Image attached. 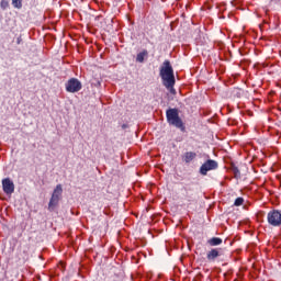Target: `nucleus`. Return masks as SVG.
<instances>
[{"mask_svg": "<svg viewBox=\"0 0 281 281\" xmlns=\"http://www.w3.org/2000/svg\"><path fill=\"white\" fill-rule=\"evenodd\" d=\"M146 56H148V50L144 49L143 52L137 54L136 61L144 63V58H146Z\"/></svg>", "mask_w": 281, "mask_h": 281, "instance_id": "13", "label": "nucleus"}, {"mask_svg": "<svg viewBox=\"0 0 281 281\" xmlns=\"http://www.w3.org/2000/svg\"><path fill=\"white\" fill-rule=\"evenodd\" d=\"M18 45H21V37L18 38Z\"/></svg>", "mask_w": 281, "mask_h": 281, "instance_id": "19", "label": "nucleus"}, {"mask_svg": "<svg viewBox=\"0 0 281 281\" xmlns=\"http://www.w3.org/2000/svg\"><path fill=\"white\" fill-rule=\"evenodd\" d=\"M189 190H190V189L184 188V191H186L184 196H186L187 201H192V195H190Z\"/></svg>", "mask_w": 281, "mask_h": 281, "instance_id": "18", "label": "nucleus"}, {"mask_svg": "<svg viewBox=\"0 0 281 281\" xmlns=\"http://www.w3.org/2000/svg\"><path fill=\"white\" fill-rule=\"evenodd\" d=\"M82 89V83L77 78H71L66 83V91L68 93H78Z\"/></svg>", "mask_w": 281, "mask_h": 281, "instance_id": "5", "label": "nucleus"}, {"mask_svg": "<svg viewBox=\"0 0 281 281\" xmlns=\"http://www.w3.org/2000/svg\"><path fill=\"white\" fill-rule=\"evenodd\" d=\"M60 196H63V184H57L48 203L49 212H54V210H56L58 203H60Z\"/></svg>", "mask_w": 281, "mask_h": 281, "instance_id": "3", "label": "nucleus"}, {"mask_svg": "<svg viewBox=\"0 0 281 281\" xmlns=\"http://www.w3.org/2000/svg\"><path fill=\"white\" fill-rule=\"evenodd\" d=\"M0 8L1 10H8L10 8V2L8 0H1Z\"/></svg>", "mask_w": 281, "mask_h": 281, "instance_id": "15", "label": "nucleus"}, {"mask_svg": "<svg viewBox=\"0 0 281 281\" xmlns=\"http://www.w3.org/2000/svg\"><path fill=\"white\" fill-rule=\"evenodd\" d=\"M233 173L235 179H240V169H238V167H233Z\"/></svg>", "mask_w": 281, "mask_h": 281, "instance_id": "17", "label": "nucleus"}, {"mask_svg": "<svg viewBox=\"0 0 281 281\" xmlns=\"http://www.w3.org/2000/svg\"><path fill=\"white\" fill-rule=\"evenodd\" d=\"M2 190L4 194H13L14 192V182L10 178H4L2 180Z\"/></svg>", "mask_w": 281, "mask_h": 281, "instance_id": "7", "label": "nucleus"}, {"mask_svg": "<svg viewBox=\"0 0 281 281\" xmlns=\"http://www.w3.org/2000/svg\"><path fill=\"white\" fill-rule=\"evenodd\" d=\"M221 251H222L221 248H213V249H211V250L206 254V260H207L209 262H215V261H216V258H220Z\"/></svg>", "mask_w": 281, "mask_h": 281, "instance_id": "8", "label": "nucleus"}, {"mask_svg": "<svg viewBox=\"0 0 281 281\" xmlns=\"http://www.w3.org/2000/svg\"><path fill=\"white\" fill-rule=\"evenodd\" d=\"M166 117H167V122H168V124H170V126H176V128H180L181 131H183L186 128V126L183 125V121L179 116V110L177 108L168 109L166 111Z\"/></svg>", "mask_w": 281, "mask_h": 281, "instance_id": "2", "label": "nucleus"}, {"mask_svg": "<svg viewBox=\"0 0 281 281\" xmlns=\"http://www.w3.org/2000/svg\"><path fill=\"white\" fill-rule=\"evenodd\" d=\"M268 225L271 227H281V211L272 210L267 215Z\"/></svg>", "mask_w": 281, "mask_h": 281, "instance_id": "4", "label": "nucleus"}, {"mask_svg": "<svg viewBox=\"0 0 281 281\" xmlns=\"http://www.w3.org/2000/svg\"><path fill=\"white\" fill-rule=\"evenodd\" d=\"M206 243L210 247H218V245H223V238L212 237V238L207 239Z\"/></svg>", "mask_w": 281, "mask_h": 281, "instance_id": "10", "label": "nucleus"}, {"mask_svg": "<svg viewBox=\"0 0 281 281\" xmlns=\"http://www.w3.org/2000/svg\"><path fill=\"white\" fill-rule=\"evenodd\" d=\"M194 159H196V153L194 151H187L182 156V161H184V164H190L191 161H194Z\"/></svg>", "mask_w": 281, "mask_h": 281, "instance_id": "9", "label": "nucleus"}, {"mask_svg": "<svg viewBox=\"0 0 281 281\" xmlns=\"http://www.w3.org/2000/svg\"><path fill=\"white\" fill-rule=\"evenodd\" d=\"M12 5L16 10H21L23 8V0H12Z\"/></svg>", "mask_w": 281, "mask_h": 281, "instance_id": "14", "label": "nucleus"}, {"mask_svg": "<svg viewBox=\"0 0 281 281\" xmlns=\"http://www.w3.org/2000/svg\"><path fill=\"white\" fill-rule=\"evenodd\" d=\"M245 203V199L244 198H237L234 202L235 207H240V205H243Z\"/></svg>", "mask_w": 281, "mask_h": 281, "instance_id": "16", "label": "nucleus"}, {"mask_svg": "<svg viewBox=\"0 0 281 281\" xmlns=\"http://www.w3.org/2000/svg\"><path fill=\"white\" fill-rule=\"evenodd\" d=\"M177 80H173V83H169L168 81L162 83L166 89L171 93V95H177V90L175 89V83Z\"/></svg>", "mask_w": 281, "mask_h": 281, "instance_id": "11", "label": "nucleus"}, {"mask_svg": "<svg viewBox=\"0 0 281 281\" xmlns=\"http://www.w3.org/2000/svg\"><path fill=\"white\" fill-rule=\"evenodd\" d=\"M159 76L162 80V85H165L166 82L172 85L175 82V69L172 68V64H170V60L166 59L162 63Z\"/></svg>", "mask_w": 281, "mask_h": 281, "instance_id": "1", "label": "nucleus"}, {"mask_svg": "<svg viewBox=\"0 0 281 281\" xmlns=\"http://www.w3.org/2000/svg\"><path fill=\"white\" fill-rule=\"evenodd\" d=\"M218 168V162L216 160L209 159L200 167V175H207L210 170H216Z\"/></svg>", "mask_w": 281, "mask_h": 281, "instance_id": "6", "label": "nucleus"}, {"mask_svg": "<svg viewBox=\"0 0 281 281\" xmlns=\"http://www.w3.org/2000/svg\"><path fill=\"white\" fill-rule=\"evenodd\" d=\"M233 98H243L245 95V90L240 88H235L232 92Z\"/></svg>", "mask_w": 281, "mask_h": 281, "instance_id": "12", "label": "nucleus"}]
</instances>
